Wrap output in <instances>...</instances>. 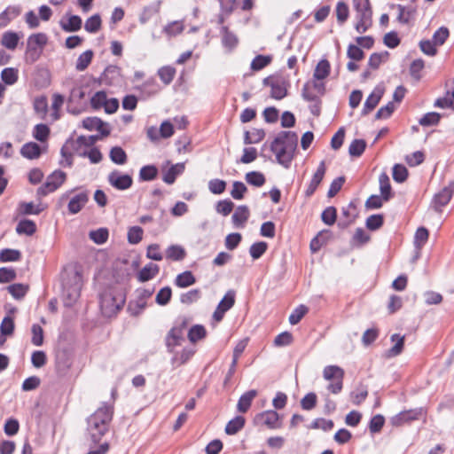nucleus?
Listing matches in <instances>:
<instances>
[{
    "instance_id": "nucleus-1",
    "label": "nucleus",
    "mask_w": 454,
    "mask_h": 454,
    "mask_svg": "<svg viewBox=\"0 0 454 454\" xmlns=\"http://www.w3.org/2000/svg\"><path fill=\"white\" fill-rule=\"evenodd\" d=\"M113 415L114 403H103L102 405L89 417L87 430L94 443L98 442L101 437L107 432Z\"/></svg>"
},
{
    "instance_id": "nucleus-2",
    "label": "nucleus",
    "mask_w": 454,
    "mask_h": 454,
    "mask_svg": "<svg viewBox=\"0 0 454 454\" xmlns=\"http://www.w3.org/2000/svg\"><path fill=\"white\" fill-rule=\"evenodd\" d=\"M62 293L67 306H71L80 297L82 276L75 265H68L61 272Z\"/></svg>"
},
{
    "instance_id": "nucleus-3",
    "label": "nucleus",
    "mask_w": 454,
    "mask_h": 454,
    "mask_svg": "<svg viewBox=\"0 0 454 454\" xmlns=\"http://www.w3.org/2000/svg\"><path fill=\"white\" fill-rule=\"evenodd\" d=\"M101 312L105 317L115 315L125 303V295L121 291L106 288L99 296Z\"/></svg>"
},
{
    "instance_id": "nucleus-4",
    "label": "nucleus",
    "mask_w": 454,
    "mask_h": 454,
    "mask_svg": "<svg viewBox=\"0 0 454 454\" xmlns=\"http://www.w3.org/2000/svg\"><path fill=\"white\" fill-rule=\"evenodd\" d=\"M354 7L356 10V30L359 34L367 31L372 25V11L369 0H354Z\"/></svg>"
},
{
    "instance_id": "nucleus-5",
    "label": "nucleus",
    "mask_w": 454,
    "mask_h": 454,
    "mask_svg": "<svg viewBox=\"0 0 454 454\" xmlns=\"http://www.w3.org/2000/svg\"><path fill=\"white\" fill-rule=\"evenodd\" d=\"M344 370L338 365H327L323 370V377L326 381H329L327 390L333 394L338 395L342 391Z\"/></svg>"
},
{
    "instance_id": "nucleus-6",
    "label": "nucleus",
    "mask_w": 454,
    "mask_h": 454,
    "mask_svg": "<svg viewBox=\"0 0 454 454\" xmlns=\"http://www.w3.org/2000/svg\"><path fill=\"white\" fill-rule=\"evenodd\" d=\"M67 175L61 170H56L50 175L46 182L37 189V195L40 197L46 196L47 194L58 190L66 181Z\"/></svg>"
},
{
    "instance_id": "nucleus-7",
    "label": "nucleus",
    "mask_w": 454,
    "mask_h": 454,
    "mask_svg": "<svg viewBox=\"0 0 454 454\" xmlns=\"http://www.w3.org/2000/svg\"><path fill=\"white\" fill-rule=\"evenodd\" d=\"M187 326L185 320H183L179 325L173 326L168 332L166 337V346L169 352H173V349L181 345L184 340V330Z\"/></svg>"
},
{
    "instance_id": "nucleus-8",
    "label": "nucleus",
    "mask_w": 454,
    "mask_h": 454,
    "mask_svg": "<svg viewBox=\"0 0 454 454\" xmlns=\"http://www.w3.org/2000/svg\"><path fill=\"white\" fill-rule=\"evenodd\" d=\"M454 193V181H451L448 186L442 188L437 192L432 200V207L437 211L442 212V207L446 206L452 198Z\"/></svg>"
},
{
    "instance_id": "nucleus-9",
    "label": "nucleus",
    "mask_w": 454,
    "mask_h": 454,
    "mask_svg": "<svg viewBox=\"0 0 454 454\" xmlns=\"http://www.w3.org/2000/svg\"><path fill=\"white\" fill-rule=\"evenodd\" d=\"M279 141L280 138H275L270 145V150L275 153L277 161L287 168L294 159V152L286 151L285 148L279 147Z\"/></svg>"
},
{
    "instance_id": "nucleus-10",
    "label": "nucleus",
    "mask_w": 454,
    "mask_h": 454,
    "mask_svg": "<svg viewBox=\"0 0 454 454\" xmlns=\"http://www.w3.org/2000/svg\"><path fill=\"white\" fill-rule=\"evenodd\" d=\"M254 424L266 426L270 429L279 428V415L275 411H262L254 417Z\"/></svg>"
},
{
    "instance_id": "nucleus-11",
    "label": "nucleus",
    "mask_w": 454,
    "mask_h": 454,
    "mask_svg": "<svg viewBox=\"0 0 454 454\" xmlns=\"http://www.w3.org/2000/svg\"><path fill=\"white\" fill-rule=\"evenodd\" d=\"M263 84L270 87V96L275 99H282L287 94V88L285 81L267 77L263 80Z\"/></svg>"
},
{
    "instance_id": "nucleus-12",
    "label": "nucleus",
    "mask_w": 454,
    "mask_h": 454,
    "mask_svg": "<svg viewBox=\"0 0 454 454\" xmlns=\"http://www.w3.org/2000/svg\"><path fill=\"white\" fill-rule=\"evenodd\" d=\"M107 179L113 187L121 191L129 189L133 184L132 177L129 175L121 174L117 170L111 172Z\"/></svg>"
},
{
    "instance_id": "nucleus-13",
    "label": "nucleus",
    "mask_w": 454,
    "mask_h": 454,
    "mask_svg": "<svg viewBox=\"0 0 454 454\" xmlns=\"http://www.w3.org/2000/svg\"><path fill=\"white\" fill-rule=\"evenodd\" d=\"M89 201V192H82L73 196L68 204L67 209L69 214L75 215L79 213Z\"/></svg>"
},
{
    "instance_id": "nucleus-14",
    "label": "nucleus",
    "mask_w": 454,
    "mask_h": 454,
    "mask_svg": "<svg viewBox=\"0 0 454 454\" xmlns=\"http://www.w3.org/2000/svg\"><path fill=\"white\" fill-rule=\"evenodd\" d=\"M325 171H326L325 163L324 160H322L319 163V165L317 168V171L313 175V176L306 189L305 194L307 197H310L314 194V192L317 189L318 185L322 182V180L325 175Z\"/></svg>"
},
{
    "instance_id": "nucleus-15",
    "label": "nucleus",
    "mask_w": 454,
    "mask_h": 454,
    "mask_svg": "<svg viewBox=\"0 0 454 454\" xmlns=\"http://www.w3.org/2000/svg\"><path fill=\"white\" fill-rule=\"evenodd\" d=\"M275 138H280L279 147L286 151L295 152L298 144V137L292 131H282Z\"/></svg>"
},
{
    "instance_id": "nucleus-16",
    "label": "nucleus",
    "mask_w": 454,
    "mask_h": 454,
    "mask_svg": "<svg viewBox=\"0 0 454 454\" xmlns=\"http://www.w3.org/2000/svg\"><path fill=\"white\" fill-rule=\"evenodd\" d=\"M422 414L421 409L409 410L401 411L391 419V423L394 426L399 427L404 423L419 419Z\"/></svg>"
},
{
    "instance_id": "nucleus-17",
    "label": "nucleus",
    "mask_w": 454,
    "mask_h": 454,
    "mask_svg": "<svg viewBox=\"0 0 454 454\" xmlns=\"http://www.w3.org/2000/svg\"><path fill=\"white\" fill-rule=\"evenodd\" d=\"M22 12L20 5H9L0 13V27H7Z\"/></svg>"
},
{
    "instance_id": "nucleus-18",
    "label": "nucleus",
    "mask_w": 454,
    "mask_h": 454,
    "mask_svg": "<svg viewBox=\"0 0 454 454\" xmlns=\"http://www.w3.org/2000/svg\"><path fill=\"white\" fill-rule=\"evenodd\" d=\"M383 94L384 89L379 86L376 87L364 102L363 114H368L371 111H372L379 104Z\"/></svg>"
},
{
    "instance_id": "nucleus-19",
    "label": "nucleus",
    "mask_w": 454,
    "mask_h": 454,
    "mask_svg": "<svg viewBox=\"0 0 454 454\" xmlns=\"http://www.w3.org/2000/svg\"><path fill=\"white\" fill-rule=\"evenodd\" d=\"M222 43L228 51H231L239 44L238 36L231 32L228 27L223 26L221 27Z\"/></svg>"
},
{
    "instance_id": "nucleus-20",
    "label": "nucleus",
    "mask_w": 454,
    "mask_h": 454,
    "mask_svg": "<svg viewBox=\"0 0 454 454\" xmlns=\"http://www.w3.org/2000/svg\"><path fill=\"white\" fill-rule=\"evenodd\" d=\"M249 215V208L247 206H239L231 217L234 226L237 228H244Z\"/></svg>"
},
{
    "instance_id": "nucleus-21",
    "label": "nucleus",
    "mask_w": 454,
    "mask_h": 454,
    "mask_svg": "<svg viewBox=\"0 0 454 454\" xmlns=\"http://www.w3.org/2000/svg\"><path fill=\"white\" fill-rule=\"evenodd\" d=\"M434 106L439 108H452L454 109V82L447 85V90L444 97L439 98L434 102Z\"/></svg>"
},
{
    "instance_id": "nucleus-22",
    "label": "nucleus",
    "mask_w": 454,
    "mask_h": 454,
    "mask_svg": "<svg viewBox=\"0 0 454 454\" xmlns=\"http://www.w3.org/2000/svg\"><path fill=\"white\" fill-rule=\"evenodd\" d=\"M160 271V267L153 262L146 264L143 267L137 274L139 282H146L154 278Z\"/></svg>"
},
{
    "instance_id": "nucleus-23",
    "label": "nucleus",
    "mask_w": 454,
    "mask_h": 454,
    "mask_svg": "<svg viewBox=\"0 0 454 454\" xmlns=\"http://www.w3.org/2000/svg\"><path fill=\"white\" fill-rule=\"evenodd\" d=\"M257 395V391L254 389L244 393L239 399L237 403V410L239 412L245 413L251 407L252 402Z\"/></svg>"
},
{
    "instance_id": "nucleus-24",
    "label": "nucleus",
    "mask_w": 454,
    "mask_h": 454,
    "mask_svg": "<svg viewBox=\"0 0 454 454\" xmlns=\"http://www.w3.org/2000/svg\"><path fill=\"white\" fill-rule=\"evenodd\" d=\"M121 77V68L117 66H108L101 76V81L108 85H112L119 81Z\"/></svg>"
},
{
    "instance_id": "nucleus-25",
    "label": "nucleus",
    "mask_w": 454,
    "mask_h": 454,
    "mask_svg": "<svg viewBox=\"0 0 454 454\" xmlns=\"http://www.w3.org/2000/svg\"><path fill=\"white\" fill-rule=\"evenodd\" d=\"M174 283L179 288H186L196 283V278L192 271L185 270L176 277Z\"/></svg>"
},
{
    "instance_id": "nucleus-26",
    "label": "nucleus",
    "mask_w": 454,
    "mask_h": 454,
    "mask_svg": "<svg viewBox=\"0 0 454 454\" xmlns=\"http://www.w3.org/2000/svg\"><path fill=\"white\" fill-rule=\"evenodd\" d=\"M20 36L13 31L4 32L2 35L1 43L8 50L13 51L17 48Z\"/></svg>"
},
{
    "instance_id": "nucleus-27",
    "label": "nucleus",
    "mask_w": 454,
    "mask_h": 454,
    "mask_svg": "<svg viewBox=\"0 0 454 454\" xmlns=\"http://www.w3.org/2000/svg\"><path fill=\"white\" fill-rule=\"evenodd\" d=\"M20 153L27 159H36L41 155V148L36 143L29 142L21 147Z\"/></svg>"
},
{
    "instance_id": "nucleus-28",
    "label": "nucleus",
    "mask_w": 454,
    "mask_h": 454,
    "mask_svg": "<svg viewBox=\"0 0 454 454\" xmlns=\"http://www.w3.org/2000/svg\"><path fill=\"white\" fill-rule=\"evenodd\" d=\"M246 419L244 417L236 416L227 423L225 427V433L229 435L236 434L244 427Z\"/></svg>"
},
{
    "instance_id": "nucleus-29",
    "label": "nucleus",
    "mask_w": 454,
    "mask_h": 454,
    "mask_svg": "<svg viewBox=\"0 0 454 454\" xmlns=\"http://www.w3.org/2000/svg\"><path fill=\"white\" fill-rule=\"evenodd\" d=\"M391 341L395 342V345L387 351V357H395L402 353L404 345V336L395 333L391 336Z\"/></svg>"
},
{
    "instance_id": "nucleus-30",
    "label": "nucleus",
    "mask_w": 454,
    "mask_h": 454,
    "mask_svg": "<svg viewBox=\"0 0 454 454\" xmlns=\"http://www.w3.org/2000/svg\"><path fill=\"white\" fill-rule=\"evenodd\" d=\"M380 190L385 201H388L392 197L390 180L387 173L383 172L379 177Z\"/></svg>"
},
{
    "instance_id": "nucleus-31",
    "label": "nucleus",
    "mask_w": 454,
    "mask_h": 454,
    "mask_svg": "<svg viewBox=\"0 0 454 454\" xmlns=\"http://www.w3.org/2000/svg\"><path fill=\"white\" fill-rule=\"evenodd\" d=\"M16 231L20 235L25 234L31 236L36 231L35 223L28 219L21 220L16 226Z\"/></svg>"
},
{
    "instance_id": "nucleus-32",
    "label": "nucleus",
    "mask_w": 454,
    "mask_h": 454,
    "mask_svg": "<svg viewBox=\"0 0 454 454\" xmlns=\"http://www.w3.org/2000/svg\"><path fill=\"white\" fill-rule=\"evenodd\" d=\"M186 256L184 248L179 245H171L166 250L167 259L172 261H182Z\"/></svg>"
},
{
    "instance_id": "nucleus-33",
    "label": "nucleus",
    "mask_w": 454,
    "mask_h": 454,
    "mask_svg": "<svg viewBox=\"0 0 454 454\" xmlns=\"http://www.w3.org/2000/svg\"><path fill=\"white\" fill-rule=\"evenodd\" d=\"M330 70H331V66H330L329 61L327 59H321L317 63V65L314 70L313 78L324 80L329 75Z\"/></svg>"
},
{
    "instance_id": "nucleus-34",
    "label": "nucleus",
    "mask_w": 454,
    "mask_h": 454,
    "mask_svg": "<svg viewBox=\"0 0 454 454\" xmlns=\"http://www.w3.org/2000/svg\"><path fill=\"white\" fill-rule=\"evenodd\" d=\"M184 169V164L172 165L164 174L163 181L168 184H174L176 176Z\"/></svg>"
},
{
    "instance_id": "nucleus-35",
    "label": "nucleus",
    "mask_w": 454,
    "mask_h": 454,
    "mask_svg": "<svg viewBox=\"0 0 454 454\" xmlns=\"http://www.w3.org/2000/svg\"><path fill=\"white\" fill-rule=\"evenodd\" d=\"M82 24V19L79 16L71 15L68 18L67 22L61 21L60 26L66 32H75L81 29Z\"/></svg>"
},
{
    "instance_id": "nucleus-36",
    "label": "nucleus",
    "mask_w": 454,
    "mask_h": 454,
    "mask_svg": "<svg viewBox=\"0 0 454 454\" xmlns=\"http://www.w3.org/2000/svg\"><path fill=\"white\" fill-rule=\"evenodd\" d=\"M93 58V51L88 50L82 52L77 59L75 68L77 71H84L90 64Z\"/></svg>"
},
{
    "instance_id": "nucleus-37",
    "label": "nucleus",
    "mask_w": 454,
    "mask_h": 454,
    "mask_svg": "<svg viewBox=\"0 0 454 454\" xmlns=\"http://www.w3.org/2000/svg\"><path fill=\"white\" fill-rule=\"evenodd\" d=\"M388 56L389 54L387 51L372 53L369 58V67L372 69H378L382 63L387 60Z\"/></svg>"
},
{
    "instance_id": "nucleus-38",
    "label": "nucleus",
    "mask_w": 454,
    "mask_h": 454,
    "mask_svg": "<svg viewBox=\"0 0 454 454\" xmlns=\"http://www.w3.org/2000/svg\"><path fill=\"white\" fill-rule=\"evenodd\" d=\"M195 350L192 348H184L180 353L175 354L172 358V363L176 365L185 364L194 355Z\"/></svg>"
},
{
    "instance_id": "nucleus-39",
    "label": "nucleus",
    "mask_w": 454,
    "mask_h": 454,
    "mask_svg": "<svg viewBox=\"0 0 454 454\" xmlns=\"http://www.w3.org/2000/svg\"><path fill=\"white\" fill-rule=\"evenodd\" d=\"M158 75L165 85H168L176 75V69L170 66H165L158 70Z\"/></svg>"
},
{
    "instance_id": "nucleus-40",
    "label": "nucleus",
    "mask_w": 454,
    "mask_h": 454,
    "mask_svg": "<svg viewBox=\"0 0 454 454\" xmlns=\"http://www.w3.org/2000/svg\"><path fill=\"white\" fill-rule=\"evenodd\" d=\"M207 331L201 325H193L188 332V339L191 342L195 343L206 337Z\"/></svg>"
},
{
    "instance_id": "nucleus-41",
    "label": "nucleus",
    "mask_w": 454,
    "mask_h": 454,
    "mask_svg": "<svg viewBox=\"0 0 454 454\" xmlns=\"http://www.w3.org/2000/svg\"><path fill=\"white\" fill-rule=\"evenodd\" d=\"M184 29V26L182 21H173L168 24L163 28V32L169 37L176 36L181 34Z\"/></svg>"
},
{
    "instance_id": "nucleus-42",
    "label": "nucleus",
    "mask_w": 454,
    "mask_h": 454,
    "mask_svg": "<svg viewBox=\"0 0 454 454\" xmlns=\"http://www.w3.org/2000/svg\"><path fill=\"white\" fill-rule=\"evenodd\" d=\"M18 70L12 67H6L1 73L3 82L7 85H12L18 81Z\"/></svg>"
},
{
    "instance_id": "nucleus-43",
    "label": "nucleus",
    "mask_w": 454,
    "mask_h": 454,
    "mask_svg": "<svg viewBox=\"0 0 454 454\" xmlns=\"http://www.w3.org/2000/svg\"><path fill=\"white\" fill-rule=\"evenodd\" d=\"M109 156L113 162L119 165H122L127 161V154L125 151L119 146L113 147L110 151Z\"/></svg>"
},
{
    "instance_id": "nucleus-44",
    "label": "nucleus",
    "mask_w": 454,
    "mask_h": 454,
    "mask_svg": "<svg viewBox=\"0 0 454 454\" xmlns=\"http://www.w3.org/2000/svg\"><path fill=\"white\" fill-rule=\"evenodd\" d=\"M101 27V18L99 14H94L84 24V28L89 33H97Z\"/></svg>"
},
{
    "instance_id": "nucleus-45",
    "label": "nucleus",
    "mask_w": 454,
    "mask_h": 454,
    "mask_svg": "<svg viewBox=\"0 0 454 454\" xmlns=\"http://www.w3.org/2000/svg\"><path fill=\"white\" fill-rule=\"evenodd\" d=\"M201 297V293L199 289H192L180 295V301L183 304L190 305L198 301Z\"/></svg>"
},
{
    "instance_id": "nucleus-46",
    "label": "nucleus",
    "mask_w": 454,
    "mask_h": 454,
    "mask_svg": "<svg viewBox=\"0 0 454 454\" xmlns=\"http://www.w3.org/2000/svg\"><path fill=\"white\" fill-rule=\"evenodd\" d=\"M366 147V143L364 139H355L351 142L348 153L353 157H359L363 154Z\"/></svg>"
},
{
    "instance_id": "nucleus-47",
    "label": "nucleus",
    "mask_w": 454,
    "mask_h": 454,
    "mask_svg": "<svg viewBox=\"0 0 454 454\" xmlns=\"http://www.w3.org/2000/svg\"><path fill=\"white\" fill-rule=\"evenodd\" d=\"M172 297V290L169 286H165L160 289L155 297V301L160 306L167 305Z\"/></svg>"
},
{
    "instance_id": "nucleus-48",
    "label": "nucleus",
    "mask_w": 454,
    "mask_h": 454,
    "mask_svg": "<svg viewBox=\"0 0 454 454\" xmlns=\"http://www.w3.org/2000/svg\"><path fill=\"white\" fill-rule=\"evenodd\" d=\"M246 181L249 184L261 187L265 184V177L261 172L251 171L246 174Z\"/></svg>"
},
{
    "instance_id": "nucleus-49",
    "label": "nucleus",
    "mask_w": 454,
    "mask_h": 454,
    "mask_svg": "<svg viewBox=\"0 0 454 454\" xmlns=\"http://www.w3.org/2000/svg\"><path fill=\"white\" fill-rule=\"evenodd\" d=\"M144 231L139 226H132L128 231V241L129 244H138L143 239Z\"/></svg>"
},
{
    "instance_id": "nucleus-50",
    "label": "nucleus",
    "mask_w": 454,
    "mask_h": 454,
    "mask_svg": "<svg viewBox=\"0 0 454 454\" xmlns=\"http://www.w3.org/2000/svg\"><path fill=\"white\" fill-rule=\"evenodd\" d=\"M441 120V114L435 112L427 113L425 115H423L419 121V123L421 126L427 127V126H433L437 125Z\"/></svg>"
},
{
    "instance_id": "nucleus-51",
    "label": "nucleus",
    "mask_w": 454,
    "mask_h": 454,
    "mask_svg": "<svg viewBox=\"0 0 454 454\" xmlns=\"http://www.w3.org/2000/svg\"><path fill=\"white\" fill-rule=\"evenodd\" d=\"M158 174V169L153 165L144 166L139 171V177L143 181H152Z\"/></svg>"
},
{
    "instance_id": "nucleus-52",
    "label": "nucleus",
    "mask_w": 454,
    "mask_h": 454,
    "mask_svg": "<svg viewBox=\"0 0 454 454\" xmlns=\"http://www.w3.org/2000/svg\"><path fill=\"white\" fill-rule=\"evenodd\" d=\"M368 390L365 386L361 385L356 391L350 394L351 401L354 404H361L367 397Z\"/></svg>"
},
{
    "instance_id": "nucleus-53",
    "label": "nucleus",
    "mask_w": 454,
    "mask_h": 454,
    "mask_svg": "<svg viewBox=\"0 0 454 454\" xmlns=\"http://www.w3.org/2000/svg\"><path fill=\"white\" fill-rule=\"evenodd\" d=\"M268 245L266 242L260 241L254 243L250 248L249 253L254 260L259 259L267 250Z\"/></svg>"
},
{
    "instance_id": "nucleus-54",
    "label": "nucleus",
    "mask_w": 454,
    "mask_h": 454,
    "mask_svg": "<svg viewBox=\"0 0 454 454\" xmlns=\"http://www.w3.org/2000/svg\"><path fill=\"white\" fill-rule=\"evenodd\" d=\"M20 256V252L15 249L6 248L0 252V261L3 262L19 261Z\"/></svg>"
},
{
    "instance_id": "nucleus-55",
    "label": "nucleus",
    "mask_w": 454,
    "mask_h": 454,
    "mask_svg": "<svg viewBox=\"0 0 454 454\" xmlns=\"http://www.w3.org/2000/svg\"><path fill=\"white\" fill-rule=\"evenodd\" d=\"M428 231L424 227H419L415 233L414 245L416 248L421 249L428 239Z\"/></svg>"
},
{
    "instance_id": "nucleus-56",
    "label": "nucleus",
    "mask_w": 454,
    "mask_h": 454,
    "mask_svg": "<svg viewBox=\"0 0 454 454\" xmlns=\"http://www.w3.org/2000/svg\"><path fill=\"white\" fill-rule=\"evenodd\" d=\"M271 61L270 56L258 55L251 62V69L259 71L267 67Z\"/></svg>"
},
{
    "instance_id": "nucleus-57",
    "label": "nucleus",
    "mask_w": 454,
    "mask_h": 454,
    "mask_svg": "<svg viewBox=\"0 0 454 454\" xmlns=\"http://www.w3.org/2000/svg\"><path fill=\"white\" fill-rule=\"evenodd\" d=\"M49 134L50 129L45 124H37L34 128L33 136L36 140L40 142L46 141Z\"/></svg>"
},
{
    "instance_id": "nucleus-58",
    "label": "nucleus",
    "mask_w": 454,
    "mask_h": 454,
    "mask_svg": "<svg viewBox=\"0 0 454 454\" xmlns=\"http://www.w3.org/2000/svg\"><path fill=\"white\" fill-rule=\"evenodd\" d=\"M235 303V292L233 290H229L223 298L218 303V307L228 311L231 309Z\"/></svg>"
},
{
    "instance_id": "nucleus-59",
    "label": "nucleus",
    "mask_w": 454,
    "mask_h": 454,
    "mask_svg": "<svg viewBox=\"0 0 454 454\" xmlns=\"http://www.w3.org/2000/svg\"><path fill=\"white\" fill-rule=\"evenodd\" d=\"M47 41H48V39H47V36L45 34L38 33V34H34L28 37L27 44L35 46V47H39V49L43 50V48L46 45Z\"/></svg>"
},
{
    "instance_id": "nucleus-60",
    "label": "nucleus",
    "mask_w": 454,
    "mask_h": 454,
    "mask_svg": "<svg viewBox=\"0 0 454 454\" xmlns=\"http://www.w3.org/2000/svg\"><path fill=\"white\" fill-rule=\"evenodd\" d=\"M308 311L309 309L305 305L298 306L289 316V323L294 325H297Z\"/></svg>"
},
{
    "instance_id": "nucleus-61",
    "label": "nucleus",
    "mask_w": 454,
    "mask_h": 454,
    "mask_svg": "<svg viewBox=\"0 0 454 454\" xmlns=\"http://www.w3.org/2000/svg\"><path fill=\"white\" fill-rule=\"evenodd\" d=\"M31 332H32L31 342L33 343V345H35L36 347L42 346L43 343V328L39 325L35 324L32 325Z\"/></svg>"
},
{
    "instance_id": "nucleus-62",
    "label": "nucleus",
    "mask_w": 454,
    "mask_h": 454,
    "mask_svg": "<svg viewBox=\"0 0 454 454\" xmlns=\"http://www.w3.org/2000/svg\"><path fill=\"white\" fill-rule=\"evenodd\" d=\"M14 327L15 325L13 318L7 316L4 317V319L2 320V323L0 325V333H2V335L11 336L14 332Z\"/></svg>"
},
{
    "instance_id": "nucleus-63",
    "label": "nucleus",
    "mask_w": 454,
    "mask_h": 454,
    "mask_svg": "<svg viewBox=\"0 0 454 454\" xmlns=\"http://www.w3.org/2000/svg\"><path fill=\"white\" fill-rule=\"evenodd\" d=\"M408 177L407 168L401 164H395L393 167V179L397 183L404 182Z\"/></svg>"
},
{
    "instance_id": "nucleus-64",
    "label": "nucleus",
    "mask_w": 454,
    "mask_h": 454,
    "mask_svg": "<svg viewBox=\"0 0 454 454\" xmlns=\"http://www.w3.org/2000/svg\"><path fill=\"white\" fill-rule=\"evenodd\" d=\"M449 29L445 27H441L433 35L432 41L437 45H442L449 37Z\"/></svg>"
}]
</instances>
